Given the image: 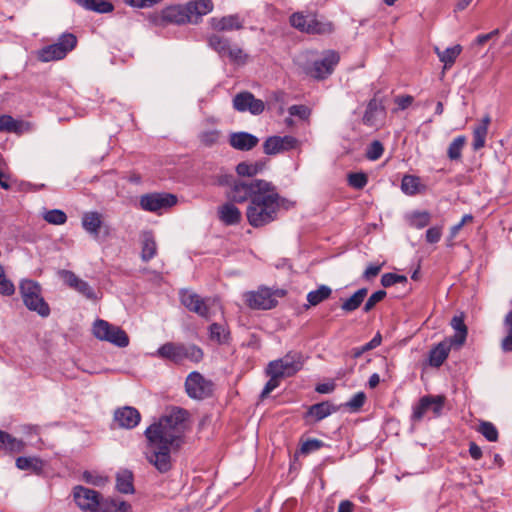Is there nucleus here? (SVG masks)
Instances as JSON below:
<instances>
[{
    "label": "nucleus",
    "instance_id": "9d476101",
    "mask_svg": "<svg viewBox=\"0 0 512 512\" xmlns=\"http://www.w3.org/2000/svg\"><path fill=\"white\" fill-rule=\"evenodd\" d=\"M266 186H268V181L261 179L238 181L234 183L231 189L230 198L237 203H243L247 200L251 202L254 196Z\"/></svg>",
    "mask_w": 512,
    "mask_h": 512
},
{
    "label": "nucleus",
    "instance_id": "a18cd8bd",
    "mask_svg": "<svg viewBox=\"0 0 512 512\" xmlns=\"http://www.w3.org/2000/svg\"><path fill=\"white\" fill-rule=\"evenodd\" d=\"M466 143L465 136L456 137L449 145L447 155L450 160H459L462 156V149Z\"/></svg>",
    "mask_w": 512,
    "mask_h": 512
},
{
    "label": "nucleus",
    "instance_id": "2f4dec72",
    "mask_svg": "<svg viewBox=\"0 0 512 512\" xmlns=\"http://www.w3.org/2000/svg\"><path fill=\"white\" fill-rule=\"evenodd\" d=\"M16 467L20 470H29L40 475L44 468V462L38 457H18Z\"/></svg>",
    "mask_w": 512,
    "mask_h": 512
},
{
    "label": "nucleus",
    "instance_id": "20e7f679",
    "mask_svg": "<svg viewBox=\"0 0 512 512\" xmlns=\"http://www.w3.org/2000/svg\"><path fill=\"white\" fill-rule=\"evenodd\" d=\"M20 293L25 306L37 312L42 317H47L50 314L49 305L42 297L41 286L33 280H23L20 283Z\"/></svg>",
    "mask_w": 512,
    "mask_h": 512
},
{
    "label": "nucleus",
    "instance_id": "680f3d73",
    "mask_svg": "<svg viewBox=\"0 0 512 512\" xmlns=\"http://www.w3.org/2000/svg\"><path fill=\"white\" fill-rule=\"evenodd\" d=\"M225 56L228 57L231 61L237 63H244L246 59V55L241 48L237 46L232 47L231 45H229V49L227 50Z\"/></svg>",
    "mask_w": 512,
    "mask_h": 512
},
{
    "label": "nucleus",
    "instance_id": "7ed1b4c3",
    "mask_svg": "<svg viewBox=\"0 0 512 512\" xmlns=\"http://www.w3.org/2000/svg\"><path fill=\"white\" fill-rule=\"evenodd\" d=\"M156 355L181 364L185 361L199 363L203 359L204 353L199 346L192 343L167 342L157 349Z\"/></svg>",
    "mask_w": 512,
    "mask_h": 512
},
{
    "label": "nucleus",
    "instance_id": "6ab92c4d",
    "mask_svg": "<svg viewBox=\"0 0 512 512\" xmlns=\"http://www.w3.org/2000/svg\"><path fill=\"white\" fill-rule=\"evenodd\" d=\"M339 55L335 51H327L321 60L315 61L310 69V75L317 79L329 76L339 62Z\"/></svg>",
    "mask_w": 512,
    "mask_h": 512
},
{
    "label": "nucleus",
    "instance_id": "a878e982",
    "mask_svg": "<svg viewBox=\"0 0 512 512\" xmlns=\"http://www.w3.org/2000/svg\"><path fill=\"white\" fill-rule=\"evenodd\" d=\"M157 254V244L151 231L141 233V259L144 262L150 261Z\"/></svg>",
    "mask_w": 512,
    "mask_h": 512
},
{
    "label": "nucleus",
    "instance_id": "bf43d9fd",
    "mask_svg": "<svg viewBox=\"0 0 512 512\" xmlns=\"http://www.w3.org/2000/svg\"><path fill=\"white\" fill-rule=\"evenodd\" d=\"M366 395L364 392L356 393L348 402L345 403V407L351 411H358L365 403Z\"/></svg>",
    "mask_w": 512,
    "mask_h": 512
},
{
    "label": "nucleus",
    "instance_id": "13d9d810",
    "mask_svg": "<svg viewBox=\"0 0 512 512\" xmlns=\"http://www.w3.org/2000/svg\"><path fill=\"white\" fill-rule=\"evenodd\" d=\"M385 296L386 292L384 290H378L372 293L368 300L365 302L363 311L366 313L371 311L377 303L381 302L385 298Z\"/></svg>",
    "mask_w": 512,
    "mask_h": 512
},
{
    "label": "nucleus",
    "instance_id": "e2e57ef3",
    "mask_svg": "<svg viewBox=\"0 0 512 512\" xmlns=\"http://www.w3.org/2000/svg\"><path fill=\"white\" fill-rule=\"evenodd\" d=\"M288 112L291 116H296L302 120L308 119L311 114V110L305 105H292Z\"/></svg>",
    "mask_w": 512,
    "mask_h": 512
},
{
    "label": "nucleus",
    "instance_id": "2eb2a0df",
    "mask_svg": "<svg viewBox=\"0 0 512 512\" xmlns=\"http://www.w3.org/2000/svg\"><path fill=\"white\" fill-rule=\"evenodd\" d=\"M59 276L67 286L83 295L86 299L97 300L98 297L93 287L87 281L79 278L74 272L60 270Z\"/></svg>",
    "mask_w": 512,
    "mask_h": 512
},
{
    "label": "nucleus",
    "instance_id": "58836bf2",
    "mask_svg": "<svg viewBox=\"0 0 512 512\" xmlns=\"http://www.w3.org/2000/svg\"><path fill=\"white\" fill-rule=\"evenodd\" d=\"M264 167L263 162H241L236 166V172L243 177H252L263 171Z\"/></svg>",
    "mask_w": 512,
    "mask_h": 512
},
{
    "label": "nucleus",
    "instance_id": "49530a36",
    "mask_svg": "<svg viewBox=\"0 0 512 512\" xmlns=\"http://www.w3.org/2000/svg\"><path fill=\"white\" fill-rule=\"evenodd\" d=\"M43 218L49 224L63 225L67 221V215L60 209H52L43 213Z\"/></svg>",
    "mask_w": 512,
    "mask_h": 512
},
{
    "label": "nucleus",
    "instance_id": "338daca9",
    "mask_svg": "<svg viewBox=\"0 0 512 512\" xmlns=\"http://www.w3.org/2000/svg\"><path fill=\"white\" fill-rule=\"evenodd\" d=\"M442 236V228L438 226L430 227L426 231V241L430 244H434L440 241Z\"/></svg>",
    "mask_w": 512,
    "mask_h": 512
},
{
    "label": "nucleus",
    "instance_id": "8fccbe9b",
    "mask_svg": "<svg viewBox=\"0 0 512 512\" xmlns=\"http://www.w3.org/2000/svg\"><path fill=\"white\" fill-rule=\"evenodd\" d=\"M220 131L217 130V129H210V130H205V131H202L200 134H199V140L200 142L205 145V146H213L215 145L216 143H218L219 139H220Z\"/></svg>",
    "mask_w": 512,
    "mask_h": 512
},
{
    "label": "nucleus",
    "instance_id": "4d7b16f0",
    "mask_svg": "<svg viewBox=\"0 0 512 512\" xmlns=\"http://www.w3.org/2000/svg\"><path fill=\"white\" fill-rule=\"evenodd\" d=\"M407 282V277L404 275H399L395 273H385L381 277V284L384 287H390L397 283H405Z\"/></svg>",
    "mask_w": 512,
    "mask_h": 512
},
{
    "label": "nucleus",
    "instance_id": "aec40b11",
    "mask_svg": "<svg viewBox=\"0 0 512 512\" xmlns=\"http://www.w3.org/2000/svg\"><path fill=\"white\" fill-rule=\"evenodd\" d=\"M188 18L185 8L180 6H170L150 17V20L155 25H165L168 23H183Z\"/></svg>",
    "mask_w": 512,
    "mask_h": 512
},
{
    "label": "nucleus",
    "instance_id": "ea45409f",
    "mask_svg": "<svg viewBox=\"0 0 512 512\" xmlns=\"http://www.w3.org/2000/svg\"><path fill=\"white\" fill-rule=\"evenodd\" d=\"M431 220V215L427 211H415L407 216L408 224L416 229L426 227Z\"/></svg>",
    "mask_w": 512,
    "mask_h": 512
},
{
    "label": "nucleus",
    "instance_id": "b1692460",
    "mask_svg": "<svg viewBox=\"0 0 512 512\" xmlns=\"http://www.w3.org/2000/svg\"><path fill=\"white\" fill-rule=\"evenodd\" d=\"M259 142V139L248 132H235L229 136L230 145L237 150L249 151Z\"/></svg>",
    "mask_w": 512,
    "mask_h": 512
},
{
    "label": "nucleus",
    "instance_id": "9b49d317",
    "mask_svg": "<svg viewBox=\"0 0 512 512\" xmlns=\"http://www.w3.org/2000/svg\"><path fill=\"white\" fill-rule=\"evenodd\" d=\"M185 390L192 399L202 400L213 391V383L197 371L191 372L185 381Z\"/></svg>",
    "mask_w": 512,
    "mask_h": 512
},
{
    "label": "nucleus",
    "instance_id": "79ce46f5",
    "mask_svg": "<svg viewBox=\"0 0 512 512\" xmlns=\"http://www.w3.org/2000/svg\"><path fill=\"white\" fill-rule=\"evenodd\" d=\"M462 52V46L457 44L452 47H448L447 49L443 50L440 54V61L444 63L445 68H450L456 58L460 55Z\"/></svg>",
    "mask_w": 512,
    "mask_h": 512
},
{
    "label": "nucleus",
    "instance_id": "1a4fd4ad",
    "mask_svg": "<svg viewBox=\"0 0 512 512\" xmlns=\"http://www.w3.org/2000/svg\"><path fill=\"white\" fill-rule=\"evenodd\" d=\"M180 301L189 311L205 319L211 318V310L217 305L216 299L202 298L200 295L190 290H182L180 292Z\"/></svg>",
    "mask_w": 512,
    "mask_h": 512
},
{
    "label": "nucleus",
    "instance_id": "0eeeda50",
    "mask_svg": "<svg viewBox=\"0 0 512 512\" xmlns=\"http://www.w3.org/2000/svg\"><path fill=\"white\" fill-rule=\"evenodd\" d=\"M304 364L301 353L290 352L283 358L271 361L266 369L267 374L279 375L281 378L290 377L302 369Z\"/></svg>",
    "mask_w": 512,
    "mask_h": 512
},
{
    "label": "nucleus",
    "instance_id": "5701e85b",
    "mask_svg": "<svg viewBox=\"0 0 512 512\" xmlns=\"http://www.w3.org/2000/svg\"><path fill=\"white\" fill-rule=\"evenodd\" d=\"M244 19L238 14H231L223 17L210 19L211 27L216 31H234L243 28Z\"/></svg>",
    "mask_w": 512,
    "mask_h": 512
},
{
    "label": "nucleus",
    "instance_id": "5fc2aeb1",
    "mask_svg": "<svg viewBox=\"0 0 512 512\" xmlns=\"http://www.w3.org/2000/svg\"><path fill=\"white\" fill-rule=\"evenodd\" d=\"M384 152V147L382 143L378 140L373 141L366 150V157L371 160L375 161L379 159Z\"/></svg>",
    "mask_w": 512,
    "mask_h": 512
},
{
    "label": "nucleus",
    "instance_id": "c03bdc74",
    "mask_svg": "<svg viewBox=\"0 0 512 512\" xmlns=\"http://www.w3.org/2000/svg\"><path fill=\"white\" fill-rule=\"evenodd\" d=\"M420 178L413 175H405L401 181V189L407 195H415L419 192Z\"/></svg>",
    "mask_w": 512,
    "mask_h": 512
},
{
    "label": "nucleus",
    "instance_id": "37998d69",
    "mask_svg": "<svg viewBox=\"0 0 512 512\" xmlns=\"http://www.w3.org/2000/svg\"><path fill=\"white\" fill-rule=\"evenodd\" d=\"M23 123L12 118L10 115L0 116V132H22Z\"/></svg>",
    "mask_w": 512,
    "mask_h": 512
},
{
    "label": "nucleus",
    "instance_id": "393cba45",
    "mask_svg": "<svg viewBox=\"0 0 512 512\" xmlns=\"http://www.w3.org/2000/svg\"><path fill=\"white\" fill-rule=\"evenodd\" d=\"M81 222L83 229L97 239L102 226V215L98 212H86L82 216Z\"/></svg>",
    "mask_w": 512,
    "mask_h": 512
},
{
    "label": "nucleus",
    "instance_id": "052dcab7",
    "mask_svg": "<svg viewBox=\"0 0 512 512\" xmlns=\"http://www.w3.org/2000/svg\"><path fill=\"white\" fill-rule=\"evenodd\" d=\"M324 446V443L318 439H308L301 445L300 451L302 454H309L317 451Z\"/></svg>",
    "mask_w": 512,
    "mask_h": 512
},
{
    "label": "nucleus",
    "instance_id": "f704fd0d",
    "mask_svg": "<svg viewBox=\"0 0 512 512\" xmlns=\"http://www.w3.org/2000/svg\"><path fill=\"white\" fill-rule=\"evenodd\" d=\"M0 448L5 449L9 452H21L25 448V443L8 434L5 431L0 430Z\"/></svg>",
    "mask_w": 512,
    "mask_h": 512
},
{
    "label": "nucleus",
    "instance_id": "423d86ee",
    "mask_svg": "<svg viewBox=\"0 0 512 512\" xmlns=\"http://www.w3.org/2000/svg\"><path fill=\"white\" fill-rule=\"evenodd\" d=\"M77 38L71 33L61 35L54 44L42 48L38 52V58L43 62L63 59L67 53L75 48Z\"/></svg>",
    "mask_w": 512,
    "mask_h": 512
},
{
    "label": "nucleus",
    "instance_id": "c9c22d12",
    "mask_svg": "<svg viewBox=\"0 0 512 512\" xmlns=\"http://www.w3.org/2000/svg\"><path fill=\"white\" fill-rule=\"evenodd\" d=\"M116 488L119 492L129 494L134 492L133 475L130 471H122L117 474Z\"/></svg>",
    "mask_w": 512,
    "mask_h": 512
},
{
    "label": "nucleus",
    "instance_id": "dca6fc26",
    "mask_svg": "<svg viewBox=\"0 0 512 512\" xmlns=\"http://www.w3.org/2000/svg\"><path fill=\"white\" fill-rule=\"evenodd\" d=\"M297 145L298 140L293 136H271L264 141L263 150L267 155H275L295 149Z\"/></svg>",
    "mask_w": 512,
    "mask_h": 512
},
{
    "label": "nucleus",
    "instance_id": "4468645a",
    "mask_svg": "<svg viewBox=\"0 0 512 512\" xmlns=\"http://www.w3.org/2000/svg\"><path fill=\"white\" fill-rule=\"evenodd\" d=\"M244 300L248 307L258 310L272 309L277 304L272 291L266 287H261L257 291L246 292Z\"/></svg>",
    "mask_w": 512,
    "mask_h": 512
},
{
    "label": "nucleus",
    "instance_id": "f257e3e1",
    "mask_svg": "<svg viewBox=\"0 0 512 512\" xmlns=\"http://www.w3.org/2000/svg\"><path fill=\"white\" fill-rule=\"evenodd\" d=\"M188 416L186 410L174 408L145 431L148 440L145 457L160 473H166L172 468L171 453L183 443Z\"/></svg>",
    "mask_w": 512,
    "mask_h": 512
},
{
    "label": "nucleus",
    "instance_id": "f03ea898",
    "mask_svg": "<svg viewBox=\"0 0 512 512\" xmlns=\"http://www.w3.org/2000/svg\"><path fill=\"white\" fill-rule=\"evenodd\" d=\"M263 188L254 196L246 210L248 223L255 228L274 221L280 207L289 209L294 204L290 200L282 198L271 182H268V186Z\"/></svg>",
    "mask_w": 512,
    "mask_h": 512
},
{
    "label": "nucleus",
    "instance_id": "72a5a7b5",
    "mask_svg": "<svg viewBox=\"0 0 512 512\" xmlns=\"http://www.w3.org/2000/svg\"><path fill=\"white\" fill-rule=\"evenodd\" d=\"M367 293V288L358 289L351 297L343 301L341 309L346 313L357 310L363 303Z\"/></svg>",
    "mask_w": 512,
    "mask_h": 512
},
{
    "label": "nucleus",
    "instance_id": "f3484780",
    "mask_svg": "<svg viewBox=\"0 0 512 512\" xmlns=\"http://www.w3.org/2000/svg\"><path fill=\"white\" fill-rule=\"evenodd\" d=\"M233 107L239 112L249 111L253 115H259L264 111V102L256 99L250 92H241L233 98Z\"/></svg>",
    "mask_w": 512,
    "mask_h": 512
},
{
    "label": "nucleus",
    "instance_id": "c756f323",
    "mask_svg": "<svg viewBox=\"0 0 512 512\" xmlns=\"http://www.w3.org/2000/svg\"><path fill=\"white\" fill-rule=\"evenodd\" d=\"M490 123V117L485 116L481 123L477 125L473 130V142L472 146L474 150H479L484 147L486 142V136L488 133V126Z\"/></svg>",
    "mask_w": 512,
    "mask_h": 512
},
{
    "label": "nucleus",
    "instance_id": "6e6d98bb",
    "mask_svg": "<svg viewBox=\"0 0 512 512\" xmlns=\"http://www.w3.org/2000/svg\"><path fill=\"white\" fill-rule=\"evenodd\" d=\"M14 291L13 283L5 276L4 269L0 265V294L10 296Z\"/></svg>",
    "mask_w": 512,
    "mask_h": 512
},
{
    "label": "nucleus",
    "instance_id": "a19ab883",
    "mask_svg": "<svg viewBox=\"0 0 512 512\" xmlns=\"http://www.w3.org/2000/svg\"><path fill=\"white\" fill-rule=\"evenodd\" d=\"M209 337L212 341L223 344L228 341L229 331L224 324L212 323L209 327Z\"/></svg>",
    "mask_w": 512,
    "mask_h": 512
},
{
    "label": "nucleus",
    "instance_id": "603ef678",
    "mask_svg": "<svg viewBox=\"0 0 512 512\" xmlns=\"http://www.w3.org/2000/svg\"><path fill=\"white\" fill-rule=\"evenodd\" d=\"M368 182V177L363 172L350 173L348 175V184L355 189H363Z\"/></svg>",
    "mask_w": 512,
    "mask_h": 512
},
{
    "label": "nucleus",
    "instance_id": "4c0bfd02",
    "mask_svg": "<svg viewBox=\"0 0 512 512\" xmlns=\"http://www.w3.org/2000/svg\"><path fill=\"white\" fill-rule=\"evenodd\" d=\"M332 294V289L327 285H320L316 290L307 294V301L311 306H316L328 299Z\"/></svg>",
    "mask_w": 512,
    "mask_h": 512
},
{
    "label": "nucleus",
    "instance_id": "ddd939ff",
    "mask_svg": "<svg viewBox=\"0 0 512 512\" xmlns=\"http://www.w3.org/2000/svg\"><path fill=\"white\" fill-rule=\"evenodd\" d=\"M176 202V196L170 193H150L140 198L141 208L149 212L166 210L174 206Z\"/></svg>",
    "mask_w": 512,
    "mask_h": 512
},
{
    "label": "nucleus",
    "instance_id": "6e6552de",
    "mask_svg": "<svg viewBox=\"0 0 512 512\" xmlns=\"http://www.w3.org/2000/svg\"><path fill=\"white\" fill-rule=\"evenodd\" d=\"M290 24L308 34H329L333 31V25L330 22H322L313 14L294 13L290 17Z\"/></svg>",
    "mask_w": 512,
    "mask_h": 512
},
{
    "label": "nucleus",
    "instance_id": "473e14b6",
    "mask_svg": "<svg viewBox=\"0 0 512 512\" xmlns=\"http://www.w3.org/2000/svg\"><path fill=\"white\" fill-rule=\"evenodd\" d=\"M76 3L86 10L94 11L97 13H110L113 11L114 6L107 0H75Z\"/></svg>",
    "mask_w": 512,
    "mask_h": 512
},
{
    "label": "nucleus",
    "instance_id": "c85d7f7f",
    "mask_svg": "<svg viewBox=\"0 0 512 512\" xmlns=\"http://www.w3.org/2000/svg\"><path fill=\"white\" fill-rule=\"evenodd\" d=\"M450 352V344L448 342H440L429 353V363L431 366L440 367L447 359Z\"/></svg>",
    "mask_w": 512,
    "mask_h": 512
},
{
    "label": "nucleus",
    "instance_id": "39448f33",
    "mask_svg": "<svg viewBox=\"0 0 512 512\" xmlns=\"http://www.w3.org/2000/svg\"><path fill=\"white\" fill-rule=\"evenodd\" d=\"M92 332L97 339L109 342L119 348H125L129 345L127 333L121 327L106 320L97 319L93 323Z\"/></svg>",
    "mask_w": 512,
    "mask_h": 512
},
{
    "label": "nucleus",
    "instance_id": "cd10ccee",
    "mask_svg": "<svg viewBox=\"0 0 512 512\" xmlns=\"http://www.w3.org/2000/svg\"><path fill=\"white\" fill-rule=\"evenodd\" d=\"M219 219L226 225L238 224L241 220L240 210L232 203H225L218 208Z\"/></svg>",
    "mask_w": 512,
    "mask_h": 512
},
{
    "label": "nucleus",
    "instance_id": "4be33fe9",
    "mask_svg": "<svg viewBox=\"0 0 512 512\" xmlns=\"http://www.w3.org/2000/svg\"><path fill=\"white\" fill-rule=\"evenodd\" d=\"M140 419L138 410L130 406L119 408L114 413V422L119 427L126 429H132L137 426Z\"/></svg>",
    "mask_w": 512,
    "mask_h": 512
},
{
    "label": "nucleus",
    "instance_id": "412c9836",
    "mask_svg": "<svg viewBox=\"0 0 512 512\" xmlns=\"http://www.w3.org/2000/svg\"><path fill=\"white\" fill-rule=\"evenodd\" d=\"M385 117V108L382 102L376 98L369 101L363 116V123L370 127L380 125Z\"/></svg>",
    "mask_w": 512,
    "mask_h": 512
},
{
    "label": "nucleus",
    "instance_id": "09e8293b",
    "mask_svg": "<svg viewBox=\"0 0 512 512\" xmlns=\"http://www.w3.org/2000/svg\"><path fill=\"white\" fill-rule=\"evenodd\" d=\"M209 45L215 51H217L221 56H225L227 50L229 49V41L219 35H212L209 37Z\"/></svg>",
    "mask_w": 512,
    "mask_h": 512
},
{
    "label": "nucleus",
    "instance_id": "e433bc0d",
    "mask_svg": "<svg viewBox=\"0 0 512 512\" xmlns=\"http://www.w3.org/2000/svg\"><path fill=\"white\" fill-rule=\"evenodd\" d=\"M100 512H131V505L125 501L106 499L101 502Z\"/></svg>",
    "mask_w": 512,
    "mask_h": 512
},
{
    "label": "nucleus",
    "instance_id": "de8ad7c7",
    "mask_svg": "<svg viewBox=\"0 0 512 512\" xmlns=\"http://www.w3.org/2000/svg\"><path fill=\"white\" fill-rule=\"evenodd\" d=\"M381 341H382V336L381 334L378 332L376 333V335L368 342L366 343L365 345L361 346V347H356V348H353L352 349V355L354 358H359L360 356H362L365 352L367 351H370L372 349H375L376 347H378L380 344H381Z\"/></svg>",
    "mask_w": 512,
    "mask_h": 512
},
{
    "label": "nucleus",
    "instance_id": "3c124183",
    "mask_svg": "<svg viewBox=\"0 0 512 512\" xmlns=\"http://www.w3.org/2000/svg\"><path fill=\"white\" fill-rule=\"evenodd\" d=\"M478 431L490 442H495L498 439V431L491 422H481Z\"/></svg>",
    "mask_w": 512,
    "mask_h": 512
},
{
    "label": "nucleus",
    "instance_id": "0e129e2a",
    "mask_svg": "<svg viewBox=\"0 0 512 512\" xmlns=\"http://www.w3.org/2000/svg\"><path fill=\"white\" fill-rule=\"evenodd\" d=\"M270 376V379L265 384L262 392L261 397L265 398L267 397L274 389H276L279 386V379L281 378L279 375L274 374H268Z\"/></svg>",
    "mask_w": 512,
    "mask_h": 512
},
{
    "label": "nucleus",
    "instance_id": "a211bd4d",
    "mask_svg": "<svg viewBox=\"0 0 512 512\" xmlns=\"http://www.w3.org/2000/svg\"><path fill=\"white\" fill-rule=\"evenodd\" d=\"M73 494L75 502L81 510L95 512L99 509L101 503L98 492L77 486L74 488Z\"/></svg>",
    "mask_w": 512,
    "mask_h": 512
},
{
    "label": "nucleus",
    "instance_id": "7c9ffc66",
    "mask_svg": "<svg viewBox=\"0 0 512 512\" xmlns=\"http://www.w3.org/2000/svg\"><path fill=\"white\" fill-rule=\"evenodd\" d=\"M336 408L329 402H321L314 404L309 407L307 416L312 417L316 422L323 420L324 418L336 412Z\"/></svg>",
    "mask_w": 512,
    "mask_h": 512
},
{
    "label": "nucleus",
    "instance_id": "864d4df0",
    "mask_svg": "<svg viewBox=\"0 0 512 512\" xmlns=\"http://www.w3.org/2000/svg\"><path fill=\"white\" fill-rule=\"evenodd\" d=\"M505 324L508 327V334L502 340L501 347L505 352L512 351V310L505 317Z\"/></svg>",
    "mask_w": 512,
    "mask_h": 512
},
{
    "label": "nucleus",
    "instance_id": "bb28decb",
    "mask_svg": "<svg viewBox=\"0 0 512 512\" xmlns=\"http://www.w3.org/2000/svg\"><path fill=\"white\" fill-rule=\"evenodd\" d=\"M213 2L211 0H193L189 1L185 6L188 18L191 20L193 16L201 17L213 10Z\"/></svg>",
    "mask_w": 512,
    "mask_h": 512
},
{
    "label": "nucleus",
    "instance_id": "f8f14e48",
    "mask_svg": "<svg viewBox=\"0 0 512 512\" xmlns=\"http://www.w3.org/2000/svg\"><path fill=\"white\" fill-rule=\"evenodd\" d=\"M443 405V396H424L413 407L411 419L413 422H419L430 412L437 417L441 414Z\"/></svg>",
    "mask_w": 512,
    "mask_h": 512
},
{
    "label": "nucleus",
    "instance_id": "69168bd1",
    "mask_svg": "<svg viewBox=\"0 0 512 512\" xmlns=\"http://www.w3.org/2000/svg\"><path fill=\"white\" fill-rule=\"evenodd\" d=\"M84 480L95 486H103L107 483V478L92 472H85L83 474Z\"/></svg>",
    "mask_w": 512,
    "mask_h": 512
},
{
    "label": "nucleus",
    "instance_id": "774afa93",
    "mask_svg": "<svg viewBox=\"0 0 512 512\" xmlns=\"http://www.w3.org/2000/svg\"><path fill=\"white\" fill-rule=\"evenodd\" d=\"M467 333H459L455 332V335L447 338L444 342H448L450 344V348L452 346L461 347L466 341Z\"/></svg>",
    "mask_w": 512,
    "mask_h": 512
}]
</instances>
